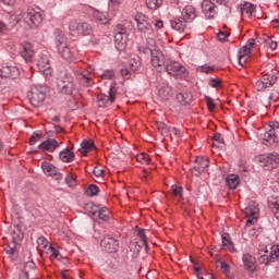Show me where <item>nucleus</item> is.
Instances as JSON below:
<instances>
[{
	"label": "nucleus",
	"mask_w": 279,
	"mask_h": 279,
	"mask_svg": "<svg viewBox=\"0 0 279 279\" xmlns=\"http://www.w3.org/2000/svg\"><path fill=\"white\" fill-rule=\"evenodd\" d=\"M59 158L62 162H73L75 159V153L71 151L69 148H64L59 153Z\"/></svg>",
	"instance_id": "28"
},
{
	"label": "nucleus",
	"mask_w": 279,
	"mask_h": 279,
	"mask_svg": "<svg viewBox=\"0 0 279 279\" xmlns=\"http://www.w3.org/2000/svg\"><path fill=\"white\" fill-rule=\"evenodd\" d=\"M219 269L225 274V276H228L230 274V265L226 262L219 263Z\"/></svg>",
	"instance_id": "52"
},
{
	"label": "nucleus",
	"mask_w": 279,
	"mask_h": 279,
	"mask_svg": "<svg viewBox=\"0 0 279 279\" xmlns=\"http://www.w3.org/2000/svg\"><path fill=\"white\" fill-rule=\"evenodd\" d=\"M54 45L63 60H71L73 58V53H75V49L69 46V41L66 40V36L61 29H54Z\"/></svg>",
	"instance_id": "1"
},
{
	"label": "nucleus",
	"mask_w": 279,
	"mask_h": 279,
	"mask_svg": "<svg viewBox=\"0 0 279 279\" xmlns=\"http://www.w3.org/2000/svg\"><path fill=\"white\" fill-rule=\"evenodd\" d=\"M244 213L246 216L245 228H250V226H254V223H256V221H258V209L257 208L246 207Z\"/></svg>",
	"instance_id": "22"
},
{
	"label": "nucleus",
	"mask_w": 279,
	"mask_h": 279,
	"mask_svg": "<svg viewBox=\"0 0 279 279\" xmlns=\"http://www.w3.org/2000/svg\"><path fill=\"white\" fill-rule=\"evenodd\" d=\"M36 264L33 260L26 262L24 265V271L20 275L19 279H29V272L35 271Z\"/></svg>",
	"instance_id": "29"
},
{
	"label": "nucleus",
	"mask_w": 279,
	"mask_h": 279,
	"mask_svg": "<svg viewBox=\"0 0 279 279\" xmlns=\"http://www.w3.org/2000/svg\"><path fill=\"white\" fill-rule=\"evenodd\" d=\"M138 52L144 53V56H150V62L155 69L165 64V58L162 57V52L159 50H153L147 46H140Z\"/></svg>",
	"instance_id": "8"
},
{
	"label": "nucleus",
	"mask_w": 279,
	"mask_h": 279,
	"mask_svg": "<svg viewBox=\"0 0 279 279\" xmlns=\"http://www.w3.org/2000/svg\"><path fill=\"white\" fill-rule=\"evenodd\" d=\"M37 68L39 73H41L46 80H50L51 75H53V69H51V63H49V53L47 51L39 53Z\"/></svg>",
	"instance_id": "9"
},
{
	"label": "nucleus",
	"mask_w": 279,
	"mask_h": 279,
	"mask_svg": "<svg viewBox=\"0 0 279 279\" xmlns=\"http://www.w3.org/2000/svg\"><path fill=\"white\" fill-rule=\"evenodd\" d=\"M250 58V54H240L239 53V64L240 66H243V64H245L247 62Z\"/></svg>",
	"instance_id": "61"
},
{
	"label": "nucleus",
	"mask_w": 279,
	"mask_h": 279,
	"mask_svg": "<svg viewBox=\"0 0 279 279\" xmlns=\"http://www.w3.org/2000/svg\"><path fill=\"white\" fill-rule=\"evenodd\" d=\"M81 149H82V155L86 156L88 151H93L95 149V142L92 140H85L81 143Z\"/></svg>",
	"instance_id": "33"
},
{
	"label": "nucleus",
	"mask_w": 279,
	"mask_h": 279,
	"mask_svg": "<svg viewBox=\"0 0 279 279\" xmlns=\"http://www.w3.org/2000/svg\"><path fill=\"white\" fill-rule=\"evenodd\" d=\"M213 147H217L218 149H223V147H226L223 135H221L220 133H216L213 135Z\"/></svg>",
	"instance_id": "34"
},
{
	"label": "nucleus",
	"mask_w": 279,
	"mask_h": 279,
	"mask_svg": "<svg viewBox=\"0 0 279 279\" xmlns=\"http://www.w3.org/2000/svg\"><path fill=\"white\" fill-rule=\"evenodd\" d=\"M78 80H81V84H83L86 87L93 86V80H90V77L84 73L80 74Z\"/></svg>",
	"instance_id": "44"
},
{
	"label": "nucleus",
	"mask_w": 279,
	"mask_h": 279,
	"mask_svg": "<svg viewBox=\"0 0 279 279\" xmlns=\"http://www.w3.org/2000/svg\"><path fill=\"white\" fill-rule=\"evenodd\" d=\"M65 184L69 186V189H75V186H77V180L72 174H68L65 177Z\"/></svg>",
	"instance_id": "46"
},
{
	"label": "nucleus",
	"mask_w": 279,
	"mask_h": 279,
	"mask_svg": "<svg viewBox=\"0 0 279 279\" xmlns=\"http://www.w3.org/2000/svg\"><path fill=\"white\" fill-rule=\"evenodd\" d=\"M130 69L131 71H138V69H141V61L136 59H132L130 61Z\"/></svg>",
	"instance_id": "56"
},
{
	"label": "nucleus",
	"mask_w": 279,
	"mask_h": 279,
	"mask_svg": "<svg viewBox=\"0 0 279 279\" xmlns=\"http://www.w3.org/2000/svg\"><path fill=\"white\" fill-rule=\"evenodd\" d=\"M5 252L9 256H13L16 252V243L12 242V244H9L8 247H5Z\"/></svg>",
	"instance_id": "57"
},
{
	"label": "nucleus",
	"mask_w": 279,
	"mask_h": 279,
	"mask_svg": "<svg viewBox=\"0 0 279 279\" xmlns=\"http://www.w3.org/2000/svg\"><path fill=\"white\" fill-rule=\"evenodd\" d=\"M20 54L25 60V62H32L36 52L34 51V46L29 43L24 41L20 48Z\"/></svg>",
	"instance_id": "17"
},
{
	"label": "nucleus",
	"mask_w": 279,
	"mask_h": 279,
	"mask_svg": "<svg viewBox=\"0 0 279 279\" xmlns=\"http://www.w3.org/2000/svg\"><path fill=\"white\" fill-rule=\"evenodd\" d=\"M98 217L99 219H101L102 221H108L110 219V216H108V208H101L98 211Z\"/></svg>",
	"instance_id": "51"
},
{
	"label": "nucleus",
	"mask_w": 279,
	"mask_h": 279,
	"mask_svg": "<svg viewBox=\"0 0 279 279\" xmlns=\"http://www.w3.org/2000/svg\"><path fill=\"white\" fill-rule=\"evenodd\" d=\"M38 141H40V134L38 133H33L32 137H31V145H36V143H38Z\"/></svg>",
	"instance_id": "64"
},
{
	"label": "nucleus",
	"mask_w": 279,
	"mask_h": 279,
	"mask_svg": "<svg viewBox=\"0 0 279 279\" xmlns=\"http://www.w3.org/2000/svg\"><path fill=\"white\" fill-rule=\"evenodd\" d=\"M146 5L149 10H158L162 5V0H146Z\"/></svg>",
	"instance_id": "41"
},
{
	"label": "nucleus",
	"mask_w": 279,
	"mask_h": 279,
	"mask_svg": "<svg viewBox=\"0 0 279 279\" xmlns=\"http://www.w3.org/2000/svg\"><path fill=\"white\" fill-rule=\"evenodd\" d=\"M117 99V89H114V85H109L108 95L106 94H99L97 96V102L100 108H106L107 104H114Z\"/></svg>",
	"instance_id": "13"
},
{
	"label": "nucleus",
	"mask_w": 279,
	"mask_h": 279,
	"mask_svg": "<svg viewBox=\"0 0 279 279\" xmlns=\"http://www.w3.org/2000/svg\"><path fill=\"white\" fill-rule=\"evenodd\" d=\"M45 90L43 87H33L28 93L29 102L34 106V108H40L43 104H45Z\"/></svg>",
	"instance_id": "12"
},
{
	"label": "nucleus",
	"mask_w": 279,
	"mask_h": 279,
	"mask_svg": "<svg viewBox=\"0 0 279 279\" xmlns=\"http://www.w3.org/2000/svg\"><path fill=\"white\" fill-rule=\"evenodd\" d=\"M208 85L211 88H221V80H219V78H209Z\"/></svg>",
	"instance_id": "55"
},
{
	"label": "nucleus",
	"mask_w": 279,
	"mask_h": 279,
	"mask_svg": "<svg viewBox=\"0 0 279 279\" xmlns=\"http://www.w3.org/2000/svg\"><path fill=\"white\" fill-rule=\"evenodd\" d=\"M142 245L141 244H138V242H132L131 244H130V250H131V252H133V254L135 255V256H138V254H141V250H142Z\"/></svg>",
	"instance_id": "48"
},
{
	"label": "nucleus",
	"mask_w": 279,
	"mask_h": 279,
	"mask_svg": "<svg viewBox=\"0 0 279 279\" xmlns=\"http://www.w3.org/2000/svg\"><path fill=\"white\" fill-rule=\"evenodd\" d=\"M181 17L185 21V23H193L194 20L197 19V11L193 5H186L182 12Z\"/></svg>",
	"instance_id": "21"
},
{
	"label": "nucleus",
	"mask_w": 279,
	"mask_h": 279,
	"mask_svg": "<svg viewBox=\"0 0 279 279\" xmlns=\"http://www.w3.org/2000/svg\"><path fill=\"white\" fill-rule=\"evenodd\" d=\"M269 130L264 133L263 144L270 146L274 143H278L279 136V122H271L269 125Z\"/></svg>",
	"instance_id": "11"
},
{
	"label": "nucleus",
	"mask_w": 279,
	"mask_h": 279,
	"mask_svg": "<svg viewBox=\"0 0 279 279\" xmlns=\"http://www.w3.org/2000/svg\"><path fill=\"white\" fill-rule=\"evenodd\" d=\"M177 101L181 104V106H189L191 101H193V95L191 93H179L177 94Z\"/></svg>",
	"instance_id": "30"
},
{
	"label": "nucleus",
	"mask_w": 279,
	"mask_h": 279,
	"mask_svg": "<svg viewBox=\"0 0 279 279\" xmlns=\"http://www.w3.org/2000/svg\"><path fill=\"white\" fill-rule=\"evenodd\" d=\"M137 236H140L142 240V245H144L145 250H149V244H147V235H145V229H138Z\"/></svg>",
	"instance_id": "42"
},
{
	"label": "nucleus",
	"mask_w": 279,
	"mask_h": 279,
	"mask_svg": "<svg viewBox=\"0 0 279 279\" xmlns=\"http://www.w3.org/2000/svg\"><path fill=\"white\" fill-rule=\"evenodd\" d=\"M242 262L244 268L246 269V271H248V274H254V271H256V258H254V256H252L248 253H245L242 256Z\"/></svg>",
	"instance_id": "24"
},
{
	"label": "nucleus",
	"mask_w": 279,
	"mask_h": 279,
	"mask_svg": "<svg viewBox=\"0 0 279 279\" xmlns=\"http://www.w3.org/2000/svg\"><path fill=\"white\" fill-rule=\"evenodd\" d=\"M114 77V71L112 70H107L101 74L102 80H112Z\"/></svg>",
	"instance_id": "59"
},
{
	"label": "nucleus",
	"mask_w": 279,
	"mask_h": 279,
	"mask_svg": "<svg viewBox=\"0 0 279 279\" xmlns=\"http://www.w3.org/2000/svg\"><path fill=\"white\" fill-rule=\"evenodd\" d=\"M69 32L71 36H90V34H93V26L87 22L71 20L69 23Z\"/></svg>",
	"instance_id": "4"
},
{
	"label": "nucleus",
	"mask_w": 279,
	"mask_h": 279,
	"mask_svg": "<svg viewBox=\"0 0 279 279\" xmlns=\"http://www.w3.org/2000/svg\"><path fill=\"white\" fill-rule=\"evenodd\" d=\"M198 71H199L201 73H206V74L208 75V74L215 72V66H213V65H207V64L201 65V66H198Z\"/></svg>",
	"instance_id": "50"
},
{
	"label": "nucleus",
	"mask_w": 279,
	"mask_h": 279,
	"mask_svg": "<svg viewBox=\"0 0 279 279\" xmlns=\"http://www.w3.org/2000/svg\"><path fill=\"white\" fill-rule=\"evenodd\" d=\"M165 69L167 73L172 75V77H175V80H185V82H189V77H191L189 69L178 61H172L166 64Z\"/></svg>",
	"instance_id": "3"
},
{
	"label": "nucleus",
	"mask_w": 279,
	"mask_h": 279,
	"mask_svg": "<svg viewBox=\"0 0 279 279\" xmlns=\"http://www.w3.org/2000/svg\"><path fill=\"white\" fill-rule=\"evenodd\" d=\"M158 99L162 102L169 101L173 97V87L169 85H162L158 90Z\"/></svg>",
	"instance_id": "26"
},
{
	"label": "nucleus",
	"mask_w": 279,
	"mask_h": 279,
	"mask_svg": "<svg viewBox=\"0 0 279 279\" xmlns=\"http://www.w3.org/2000/svg\"><path fill=\"white\" fill-rule=\"evenodd\" d=\"M208 167H210V161H208V158L197 157L193 169L196 171V175H202V173H206V171H208Z\"/></svg>",
	"instance_id": "19"
},
{
	"label": "nucleus",
	"mask_w": 279,
	"mask_h": 279,
	"mask_svg": "<svg viewBox=\"0 0 279 279\" xmlns=\"http://www.w3.org/2000/svg\"><path fill=\"white\" fill-rule=\"evenodd\" d=\"M256 10V5L252 4V2H244L240 5L241 14H245L246 16H252Z\"/></svg>",
	"instance_id": "31"
},
{
	"label": "nucleus",
	"mask_w": 279,
	"mask_h": 279,
	"mask_svg": "<svg viewBox=\"0 0 279 279\" xmlns=\"http://www.w3.org/2000/svg\"><path fill=\"white\" fill-rule=\"evenodd\" d=\"M100 245L106 252H109L110 254H114V252L119 250V240L110 235H105L100 242Z\"/></svg>",
	"instance_id": "15"
},
{
	"label": "nucleus",
	"mask_w": 279,
	"mask_h": 279,
	"mask_svg": "<svg viewBox=\"0 0 279 279\" xmlns=\"http://www.w3.org/2000/svg\"><path fill=\"white\" fill-rule=\"evenodd\" d=\"M94 17L96 19V21H98V23H100V25H108L110 21L108 16H106L102 12L99 11H96L94 13Z\"/></svg>",
	"instance_id": "38"
},
{
	"label": "nucleus",
	"mask_w": 279,
	"mask_h": 279,
	"mask_svg": "<svg viewBox=\"0 0 279 279\" xmlns=\"http://www.w3.org/2000/svg\"><path fill=\"white\" fill-rule=\"evenodd\" d=\"M172 193L175 197H182V186L180 185H172Z\"/></svg>",
	"instance_id": "58"
},
{
	"label": "nucleus",
	"mask_w": 279,
	"mask_h": 279,
	"mask_svg": "<svg viewBox=\"0 0 279 279\" xmlns=\"http://www.w3.org/2000/svg\"><path fill=\"white\" fill-rule=\"evenodd\" d=\"M86 195L88 197H95V195H99V186L95 185V184H90L86 191H85Z\"/></svg>",
	"instance_id": "40"
},
{
	"label": "nucleus",
	"mask_w": 279,
	"mask_h": 279,
	"mask_svg": "<svg viewBox=\"0 0 279 279\" xmlns=\"http://www.w3.org/2000/svg\"><path fill=\"white\" fill-rule=\"evenodd\" d=\"M258 252H259L258 260L262 265L269 266L274 263V260H271V257L267 255L269 251H267L266 245H260Z\"/></svg>",
	"instance_id": "27"
},
{
	"label": "nucleus",
	"mask_w": 279,
	"mask_h": 279,
	"mask_svg": "<svg viewBox=\"0 0 279 279\" xmlns=\"http://www.w3.org/2000/svg\"><path fill=\"white\" fill-rule=\"evenodd\" d=\"M41 169L46 175H49L50 178H56L57 180H62V173L58 171V168L53 166L52 163H49L47 161L41 163Z\"/></svg>",
	"instance_id": "18"
},
{
	"label": "nucleus",
	"mask_w": 279,
	"mask_h": 279,
	"mask_svg": "<svg viewBox=\"0 0 279 279\" xmlns=\"http://www.w3.org/2000/svg\"><path fill=\"white\" fill-rule=\"evenodd\" d=\"M49 250H50L51 255L53 256V258H56L57 260L62 259V255L60 254V251L58 248H56L53 245H50Z\"/></svg>",
	"instance_id": "54"
},
{
	"label": "nucleus",
	"mask_w": 279,
	"mask_h": 279,
	"mask_svg": "<svg viewBox=\"0 0 279 279\" xmlns=\"http://www.w3.org/2000/svg\"><path fill=\"white\" fill-rule=\"evenodd\" d=\"M60 145H62V143H59L56 138H48L39 144L38 148L41 149V151L53 153V150L58 149Z\"/></svg>",
	"instance_id": "23"
},
{
	"label": "nucleus",
	"mask_w": 279,
	"mask_h": 279,
	"mask_svg": "<svg viewBox=\"0 0 279 279\" xmlns=\"http://www.w3.org/2000/svg\"><path fill=\"white\" fill-rule=\"evenodd\" d=\"M262 40H263L264 45H266V47L271 49V51H275V49H278V41H274V39H271V37L264 36L262 38Z\"/></svg>",
	"instance_id": "37"
},
{
	"label": "nucleus",
	"mask_w": 279,
	"mask_h": 279,
	"mask_svg": "<svg viewBox=\"0 0 279 279\" xmlns=\"http://www.w3.org/2000/svg\"><path fill=\"white\" fill-rule=\"evenodd\" d=\"M222 247H227L229 252H234V243H232L228 233L222 234Z\"/></svg>",
	"instance_id": "35"
},
{
	"label": "nucleus",
	"mask_w": 279,
	"mask_h": 279,
	"mask_svg": "<svg viewBox=\"0 0 279 279\" xmlns=\"http://www.w3.org/2000/svg\"><path fill=\"white\" fill-rule=\"evenodd\" d=\"M57 88L62 95H73L77 85H75V78L69 71H61L57 77Z\"/></svg>",
	"instance_id": "2"
},
{
	"label": "nucleus",
	"mask_w": 279,
	"mask_h": 279,
	"mask_svg": "<svg viewBox=\"0 0 279 279\" xmlns=\"http://www.w3.org/2000/svg\"><path fill=\"white\" fill-rule=\"evenodd\" d=\"M0 75L3 80L9 78V80H16L21 75V70H19V66L16 65H3L0 69Z\"/></svg>",
	"instance_id": "16"
},
{
	"label": "nucleus",
	"mask_w": 279,
	"mask_h": 279,
	"mask_svg": "<svg viewBox=\"0 0 279 279\" xmlns=\"http://www.w3.org/2000/svg\"><path fill=\"white\" fill-rule=\"evenodd\" d=\"M11 236H12V243H19L20 241H23V238H24V234L19 230H14L12 233H11Z\"/></svg>",
	"instance_id": "45"
},
{
	"label": "nucleus",
	"mask_w": 279,
	"mask_h": 279,
	"mask_svg": "<svg viewBox=\"0 0 279 279\" xmlns=\"http://www.w3.org/2000/svg\"><path fill=\"white\" fill-rule=\"evenodd\" d=\"M202 10L208 19H215V14H217V5L213 3L210 0H204L202 3Z\"/></svg>",
	"instance_id": "25"
},
{
	"label": "nucleus",
	"mask_w": 279,
	"mask_h": 279,
	"mask_svg": "<svg viewBox=\"0 0 279 279\" xmlns=\"http://www.w3.org/2000/svg\"><path fill=\"white\" fill-rule=\"evenodd\" d=\"M113 38L116 49L118 51H125L128 48V28L123 24H118L113 29Z\"/></svg>",
	"instance_id": "5"
},
{
	"label": "nucleus",
	"mask_w": 279,
	"mask_h": 279,
	"mask_svg": "<svg viewBox=\"0 0 279 279\" xmlns=\"http://www.w3.org/2000/svg\"><path fill=\"white\" fill-rule=\"evenodd\" d=\"M268 208L279 219V199L268 201Z\"/></svg>",
	"instance_id": "36"
},
{
	"label": "nucleus",
	"mask_w": 279,
	"mask_h": 279,
	"mask_svg": "<svg viewBox=\"0 0 279 279\" xmlns=\"http://www.w3.org/2000/svg\"><path fill=\"white\" fill-rule=\"evenodd\" d=\"M136 160L137 162H140L141 165H149V155L142 153L140 155L136 156Z\"/></svg>",
	"instance_id": "47"
},
{
	"label": "nucleus",
	"mask_w": 279,
	"mask_h": 279,
	"mask_svg": "<svg viewBox=\"0 0 279 279\" xmlns=\"http://www.w3.org/2000/svg\"><path fill=\"white\" fill-rule=\"evenodd\" d=\"M37 245H40L41 247H47V245H49V241H47L45 236H39L37 239Z\"/></svg>",
	"instance_id": "63"
},
{
	"label": "nucleus",
	"mask_w": 279,
	"mask_h": 279,
	"mask_svg": "<svg viewBox=\"0 0 279 279\" xmlns=\"http://www.w3.org/2000/svg\"><path fill=\"white\" fill-rule=\"evenodd\" d=\"M269 257L272 260V263H277L279 258V244H275L270 247Z\"/></svg>",
	"instance_id": "39"
},
{
	"label": "nucleus",
	"mask_w": 279,
	"mask_h": 279,
	"mask_svg": "<svg viewBox=\"0 0 279 279\" xmlns=\"http://www.w3.org/2000/svg\"><path fill=\"white\" fill-rule=\"evenodd\" d=\"M134 20L138 32H142V34H148V32H151V23H149V19L145 16V14L137 13Z\"/></svg>",
	"instance_id": "14"
},
{
	"label": "nucleus",
	"mask_w": 279,
	"mask_h": 279,
	"mask_svg": "<svg viewBox=\"0 0 279 279\" xmlns=\"http://www.w3.org/2000/svg\"><path fill=\"white\" fill-rule=\"evenodd\" d=\"M157 130L160 132L161 136H167V134L171 132L169 126H167V124H165L163 122H157Z\"/></svg>",
	"instance_id": "43"
},
{
	"label": "nucleus",
	"mask_w": 279,
	"mask_h": 279,
	"mask_svg": "<svg viewBox=\"0 0 279 279\" xmlns=\"http://www.w3.org/2000/svg\"><path fill=\"white\" fill-rule=\"evenodd\" d=\"M205 101L207 104L209 112H215V108H217V106L215 105V99H213L210 96H205Z\"/></svg>",
	"instance_id": "49"
},
{
	"label": "nucleus",
	"mask_w": 279,
	"mask_h": 279,
	"mask_svg": "<svg viewBox=\"0 0 279 279\" xmlns=\"http://www.w3.org/2000/svg\"><path fill=\"white\" fill-rule=\"evenodd\" d=\"M24 19L29 27H39L44 21L43 10L37 5L28 7Z\"/></svg>",
	"instance_id": "7"
},
{
	"label": "nucleus",
	"mask_w": 279,
	"mask_h": 279,
	"mask_svg": "<svg viewBox=\"0 0 279 279\" xmlns=\"http://www.w3.org/2000/svg\"><path fill=\"white\" fill-rule=\"evenodd\" d=\"M277 82L278 76L276 73L271 72L269 74H263L262 80L255 83V88L258 90V93H263L264 90H267V88H271V86H274V84Z\"/></svg>",
	"instance_id": "10"
},
{
	"label": "nucleus",
	"mask_w": 279,
	"mask_h": 279,
	"mask_svg": "<svg viewBox=\"0 0 279 279\" xmlns=\"http://www.w3.org/2000/svg\"><path fill=\"white\" fill-rule=\"evenodd\" d=\"M255 160L265 171H271L279 165V155L277 153L264 154L257 156Z\"/></svg>",
	"instance_id": "6"
},
{
	"label": "nucleus",
	"mask_w": 279,
	"mask_h": 279,
	"mask_svg": "<svg viewBox=\"0 0 279 279\" xmlns=\"http://www.w3.org/2000/svg\"><path fill=\"white\" fill-rule=\"evenodd\" d=\"M217 38L220 43H228V34H226V32H219Z\"/></svg>",
	"instance_id": "60"
},
{
	"label": "nucleus",
	"mask_w": 279,
	"mask_h": 279,
	"mask_svg": "<svg viewBox=\"0 0 279 279\" xmlns=\"http://www.w3.org/2000/svg\"><path fill=\"white\" fill-rule=\"evenodd\" d=\"M170 26L174 32H179V34H182L186 29V26L189 25L184 19L181 16H174L170 19Z\"/></svg>",
	"instance_id": "20"
},
{
	"label": "nucleus",
	"mask_w": 279,
	"mask_h": 279,
	"mask_svg": "<svg viewBox=\"0 0 279 279\" xmlns=\"http://www.w3.org/2000/svg\"><path fill=\"white\" fill-rule=\"evenodd\" d=\"M241 180L239 179V175L236 174H229L227 178H226V184L227 186H229V189H236V186H239Z\"/></svg>",
	"instance_id": "32"
},
{
	"label": "nucleus",
	"mask_w": 279,
	"mask_h": 279,
	"mask_svg": "<svg viewBox=\"0 0 279 279\" xmlns=\"http://www.w3.org/2000/svg\"><path fill=\"white\" fill-rule=\"evenodd\" d=\"M239 53L242 56H250V53H252V50L247 45H245L240 49Z\"/></svg>",
	"instance_id": "62"
},
{
	"label": "nucleus",
	"mask_w": 279,
	"mask_h": 279,
	"mask_svg": "<svg viewBox=\"0 0 279 279\" xmlns=\"http://www.w3.org/2000/svg\"><path fill=\"white\" fill-rule=\"evenodd\" d=\"M146 47L150 48L153 51H158V48L156 46V39L148 37L146 39Z\"/></svg>",
	"instance_id": "53"
}]
</instances>
